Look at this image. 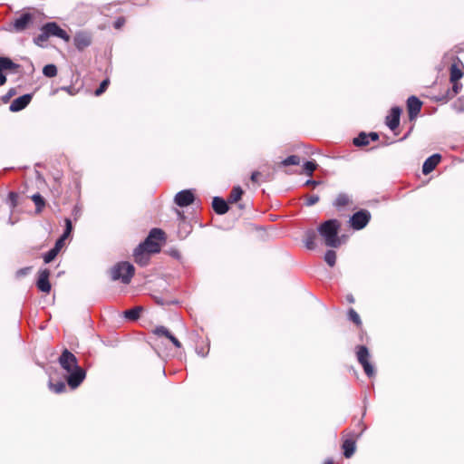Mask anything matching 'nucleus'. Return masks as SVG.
I'll use <instances>...</instances> for the list:
<instances>
[{
	"mask_svg": "<svg viewBox=\"0 0 464 464\" xmlns=\"http://www.w3.org/2000/svg\"><path fill=\"white\" fill-rule=\"evenodd\" d=\"M30 270H31V267H24L17 271V276H26Z\"/></svg>",
	"mask_w": 464,
	"mask_h": 464,
	"instance_id": "44",
	"label": "nucleus"
},
{
	"mask_svg": "<svg viewBox=\"0 0 464 464\" xmlns=\"http://www.w3.org/2000/svg\"><path fill=\"white\" fill-rule=\"evenodd\" d=\"M41 31H42V33L36 38V40H35L36 42H38V41L44 42V41H46L50 37L49 34L45 30H44L43 27L41 28Z\"/></svg>",
	"mask_w": 464,
	"mask_h": 464,
	"instance_id": "40",
	"label": "nucleus"
},
{
	"mask_svg": "<svg viewBox=\"0 0 464 464\" xmlns=\"http://www.w3.org/2000/svg\"><path fill=\"white\" fill-rule=\"evenodd\" d=\"M49 388L55 393H62L66 390V385L63 382H50Z\"/></svg>",
	"mask_w": 464,
	"mask_h": 464,
	"instance_id": "31",
	"label": "nucleus"
},
{
	"mask_svg": "<svg viewBox=\"0 0 464 464\" xmlns=\"http://www.w3.org/2000/svg\"><path fill=\"white\" fill-rule=\"evenodd\" d=\"M356 356L360 364L362 366L364 372L368 377H372L375 375V370L372 364L369 362L370 353L366 346L358 345L356 347Z\"/></svg>",
	"mask_w": 464,
	"mask_h": 464,
	"instance_id": "4",
	"label": "nucleus"
},
{
	"mask_svg": "<svg viewBox=\"0 0 464 464\" xmlns=\"http://www.w3.org/2000/svg\"><path fill=\"white\" fill-rule=\"evenodd\" d=\"M196 352L198 355L202 356V357H206L209 352V346L208 345L207 347V350L205 351L204 349H199L197 347L196 349Z\"/></svg>",
	"mask_w": 464,
	"mask_h": 464,
	"instance_id": "43",
	"label": "nucleus"
},
{
	"mask_svg": "<svg viewBox=\"0 0 464 464\" xmlns=\"http://www.w3.org/2000/svg\"><path fill=\"white\" fill-rule=\"evenodd\" d=\"M333 463H334V461H333V459H327L324 461V464H333Z\"/></svg>",
	"mask_w": 464,
	"mask_h": 464,
	"instance_id": "53",
	"label": "nucleus"
},
{
	"mask_svg": "<svg viewBox=\"0 0 464 464\" xmlns=\"http://www.w3.org/2000/svg\"><path fill=\"white\" fill-rule=\"evenodd\" d=\"M43 29L45 30L49 36H56L63 39L65 42L70 41V35L62 29L55 22H49L43 25Z\"/></svg>",
	"mask_w": 464,
	"mask_h": 464,
	"instance_id": "7",
	"label": "nucleus"
},
{
	"mask_svg": "<svg viewBox=\"0 0 464 464\" xmlns=\"http://www.w3.org/2000/svg\"><path fill=\"white\" fill-rule=\"evenodd\" d=\"M17 198H18V196L16 193L14 192H10L9 195H8V199L9 201L11 202V205L13 207H15L16 206V203H17Z\"/></svg>",
	"mask_w": 464,
	"mask_h": 464,
	"instance_id": "41",
	"label": "nucleus"
},
{
	"mask_svg": "<svg viewBox=\"0 0 464 464\" xmlns=\"http://www.w3.org/2000/svg\"><path fill=\"white\" fill-rule=\"evenodd\" d=\"M350 203V198H349V196L347 194H344V193H341L339 194L336 198H335V201L334 203V205L336 207V208H343L346 205H348Z\"/></svg>",
	"mask_w": 464,
	"mask_h": 464,
	"instance_id": "27",
	"label": "nucleus"
},
{
	"mask_svg": "<svg viewBox=\"0 0 464 464\" xmlns=\"http://www.w3.org/2000/svg\"><path fill=\"white\" fill-rule=\"evenodd\" d=\"M141 311V306L133 307L131 309L124 311V317L130 321H135L140 317Z\"/></svg>",
	"mask_w": 464,
	"mask_h": 464,
	"instance_id": "22",
	"label": "nucleus"
},
{
	"mask_svg": "<svg viewBox=\"0 0 464 464\" xmlns=\"http://www.w3.org/2000/svg\"><path fill=\"white\" fill-rule=\"evenodd\" d=\"M14 93H15L14 89H11V90L8 92L7 95L5 97V100L9 99V98H10L11 96H13Z\"/></svg>",
	"mask_w": 464,
	"mask_h": 464,
	"instance_id": "51",
	"label": "nucleus"
},
{
	"mask_svg": "<svg viewBox=\"0 0 464 464\" xmlns=\"http://www.w3.org/2000/svg\"><path fill=\"white\" fill-rule=\"evenodd\" d=\"M340 223L337 219H329L318 227V233L324 238V244L330 247H338L341 241L338 237Z\"/></svg>",
	"mask_w": 464,
	"mask_h": 464,
	"instance_id": "2",
	"label": "nucleus"
},
{
	"mask_svg": "<svg viewBox=\"0 0 464 464\" xmlns=\"http://www.w3.org/2000/svg\"><path fill=\"white\" fill-rule=\"evenodd\" d=\"M58 255V252L56 249H50L47 253H45L44 255V261L45 264H48L50 262H52L55 257L56 256Z\"/></svg>",
	"mask_w": 464,
	"mask_h": 464,
	"instance_id": "35",
	"label": "nucleus"
},
{
	"mask_svg": "<svg viewBox=\"0 0 464 464\" xmlns=\"http://www.w3.org/2000/svg\"><path fill=\"white\" fill-rule=\"evenodd\" d=\"M317 237V233L314 229H309L305 231L304 237V244L305 247L309 250H313L315 248V239Z\"/></svg>",
	"mask_w": 464,
	"mask_h": 464,
	"instance_id": "19",
	"label": "nucleus"
},
{
	"mask_svg": "<svg viewBox=\"0 0 464 464\" xmlns=\"http://www.w3.org/2000/svg\"><path fill=\"white\" fill-rule=\"evenodd\" d=\"M109 83H110V80H109V79H105V80H103V81L101 82V84H100L99 88H98V89H96V91H95V95H96V96H100L101 94H102V93L105 92V90L107 89V87H108Z\"/></svg>",
	"mask_w": 464,
	"mask_h": 464,
	"instance_id": "37",
	"label": "nucleus"
},
{
	"mask_svg": "<svg viewBox=\"0 0 464 464\" xmlns=\"http://www.w3.org/2000/svg\"><path fill=\"white\" fill-rule=\"evenodd\" d=\"M34 16L30 13H23L19 17L15 18L12 24L13 30L15 33H22L27 29L33 23Z\"/></svg>",
	"mask_w": 464,
	"mask_h": 464,
	"instance_id": "6",
	"label": "nucleus"
},
{
	"mask_svg": "<svg viewBox=\"0 0 464 464\" xmlns=\"http://www.w3.org/2000/svg\"><path fill=\"white\" fill-rule=\"evenodd\" d=\"M61 367L68 373L67 383L72 389L77 388L85 379V371L78 365L75 355L64 349L58 359Z\"/></svg>",
	"mask_w": 464,
	"mask_h": 464,
	"instance_id": "1",
	"label": "nucleus"
},
{
	"mask_svg": "<svg viewBox=\"0 0 464 464\" xmlns=\"http://www.w3.org/2000/svg\"><path fill=\"white\" fill-rule=\"evenodd\" d=\"M44 76L52 78L57 75V68L54 64H47L43 69Z\"/></svg>",
	"mask_w": 464,
	"mask_h": 464,
	"instance_id": "30",
	"label": "nucleus"
},
{
	"mask_svg": "<svg viewBox=\"0 0 464 464\" xmlns=\"http://www.w3.org/2000/svg\"><path fill=\"white\" fill-rule=\"evenodd\" d=\"M139 246H142V248L149 252V253H158L160 251L159 245L151 239L150 237H148L144 242L140 243Z\"/></svg>",
	"mask_w": 464,
	"mask_h": 464,
	"instance_id": "20",
	"label": "nucleus"
},
{
	"mask_svg": "<svg viewBox=\"0 0 464 464\" xmlns=\"http://www.w3.org/2000/svg\"><path fill=\"white\" fill-rule=\"evenodd\" d=\"M70 234H66V232H63V234L62 235V237L59 238L60 240H62L63 242H64V240L66 239V237L69 236Z\"/></svg>",
	"mask_w": 464,
	"mask_h": 464,
	"instance_id": "52",
	"label": "nucleus"
},
{
	"mask_svg": "<svg viewBox=\"0 0 464 464\" xmlns=\"http://www.w3.org/2000/svg\"><path fill=\"white\" fill-rule=\"evenodd\" d=\"M150 253L145 251L142 246H138L133 252L135 262L141 266L148 265L150 260Z\"/></svg>",
	"mask_w": 464,
	"mask_h": 464,
	"instance_id": "16",
	"label": "nucleus"
},
{
	"mask_svg": "<svg viewBox=\"0 0 464 464\" xmlns=\"http://www.w3.org/2000/svg\"><path fill=\"white\" fill-rule=\"evenodd\" d=\"M243 195V189L239 187H234L233 189L230 192L228 202L230 203H236L237 202Z\"/></svg>",
	"mask_w": 464,
	"mask_h": 464,
	"instance_id": "26",
	"label": "nucleus"
},
{
	"mask_svg": "<svg viewBox=\"0 0 464 464\" xmlns=\"http://www.w3.org/2000/svg\"><path fill=\"white\" fill-rule=\"evenodd\" d=\"M440 159L441 157L440 154H433L432 156L429 157L422 165L423 174L427 175L430 173L440 163Z\"/></svg>",
	"mask_w": 464,
	"mask_h": 464,
	"instance_id": "14",
	"label": "nucleus"
},
{
	"mask_svg": "<svg viewBox=\"0 0 464 464\" xmlns=\"http://www.w3.org/2000/svg\"><path fill=\"white\" fill-rule=\"evenodd\" d=\"M153 240H163L164 239V232L160 228H152L150 231L149 236Z\"/></svg>",
	"mask_w": 464,
	"mask_h": 464,
	"instance_id": "33",
	"label": "nucleus"
},
{
	"mask_svg": "<svg viewBox=\"0 0 464 464\" xmlns=\"http://www.w3.org/2000/svg\"><path fill=\"white\" fill-rule=\"evenodd\" d=\"M401 109L399 107L392 108L390 114L386 117V124L392 130H394L400 124V116Z\"/></svg>",
	"mask_w": 464,
	"mask_h": 464,
	"instance_id": "13",
	"label": "nucleus"
},
{
	"mask_svg": "<svg viewBox=\"0 0 464 464\" xmlns=\"http://www.w3.org/2000/svg\"><path fill=\"white\" fill-rule=\"evenodd\" d=\"M319 184L318 181L316 180H313V179H308L306 182H305V185L306 186H317Z\"/></svg>",
	"mask_w": 464,
	"mask_h": 464,
	"instance_id": "49",
	"label": "nucleus"
},
{
	"mask_svg": "<svg viewBox=\"0 0 464 464\" xmlns=\"http://www.w3.org/2000/svg\"><path fill=\"white\" fill-rule=\"evenodd\" d=\"M369 143V135L365 132H361L356 138L353 139V144L357 147L366 146Z\"/></svg>",
	"mask_w": 464,
	"mask_h": 464,
	"instance_id": "25",
	"label": "nucleus"
},
{
	"mask_svg": "<svg viewBox=\"0 0 464 464\" xmlns=\"http://www.w3.org/2000/svg\"><path fill=\"white\" fill-rule=\"evenodd\" d=\"M134 266L129 262H121L111 269L112 280H121L123 284H129L134 275Z\"/></svg>",
	"mask_w": 464,
	"mask_h": 464,
	"instance_id": "3",
	"label": "nucleus"
},
{
	"mask_svg": "<svg viewBox=\"0 0 464 464\" xmlns=\"http://www.w3.org/2000/svg\"><path fill=\"white\" fill-rule=\"evenodd\" d=\"M371 219V214L368 210L362 209L355 212L350 218L351 227L353 229L360 230L367 226Z\"/></svg>",
	"mask_w": 464,
	"mask_h": 464,
	"instance_id": "5",
	"label": "nucleus"
},
{
	"mask_svg": "<svg viewBox=\"0 0 464 464\" xmlns=\"http://www.w3.org/2000/svg\"><path fill=\"white\" fill-rule=\"evenodd\" d=\"M300 164V158L296 155H291L281 161L283 166H297Z\"/></svg>",
	"mask_w": 464,
	"mask_h": 464,
	"instance_id": "29",
	"label": "nucleus"
},
{
	"mask_svg": "<svg viewBox=\"0 0 464 464\" xmlns=\"http://www.w3.org/2000/svg\"><path fill=\"white\" fill-rule=\"evenodd\" d=\"M17 67L18 65L13 63L9 58L0 57V74L5 70H12Z\"/></svg>",
	"mask_w": 464,
	"mask_h": 464,
	"instance_id": "23",
	"label": "nucleus"
},
{
	"mask_svg": "<svg viewBox=\"0 0 464 464\" xmlns=\"http://www.w3.org/2000/svg\"><path fill=\"white\" fill-rule=\"evenodd\" d=\"M174 201L179 207H187L193 203L194 195L189 189L181 190L176 194Z\"/></svg>",
	"mask_w": 464,
	"mask_h": 464,
	"instance_id": "10",
	"label": "nucleus"
},
{
	"mask_svg": "<svg viewBox=\"0 0 464 464\" xmlns=\"http://www.w3.org/2000/svg\"><path fill=\"white\" fill-rule=\"evenodd\" d=\"M464 75L463 72V64L459 63H452L450 69V82H456L459 81Z\"/></svg>",
	"mask_w": 464,
	"mask_h": 464,
	"instance_id": "18",
	"label": "nucleus"
},
{
	"mask_svg": "<svg viewBox=\"0 0 464 464\" xmlns=\"http://www.w3.org/2000/svg\"><path fill=\"white\" fill-rule=\"evenodd\" d=\"M92 44V36L87 32H78L74 36V44L78 50H83Z\"/></svg>",
	"mask_w": 464,
	"mask_h": 464,
	"instance_id": "12",
	"label": "nucleus"
},
{
	"mask_svg": "<svg viewBox=\"0 0 464 464\" xmlns=\"http://www.w3.org/2000/svg\"><path fill=\"white\" fill-rule=\"evenodd\" d=\"M368 135H369V140H372L373 141H375L379 139V135L376 132H371Z\"/></svg>",
	"mask_w": 464,
	"mask_h": 464,
	"instance_id": "47",
	"label": "nucleus"
},
{
	"mask_svg": "<svg viewBox=\"0 0 464 464\" xmlns=\"http://www.w3.org/2000/svg\"><path fill=\"white\" fill-rule=\"evenodd\" d=\"M31 100L32 94H24L12 102L9 110L14 112L20 111L30 103Z\"/></svg>",
	"mask_w": 464,
	"mask_h": 464,
	"instance_id": "11",
	"label": "nucleus"
},
{
	"mask_svg": "<svg viewBox=\"0 0 464 464\" xmlns=\"http://www.w3.org/2000/svg\"><path fill=\"white\" fill-rule=\"evenodd\" d=\"M348 317L349 319L353 322L356 325H360L362 324L361 318L357 312L351 308L348 312Z\"/></svg>",
	"mask_w": 464,
	"mask_h": 464,
	"instance_id": "36",
	"label": "nucleus"
},
{
	"mask_svg": "<svg viewBox=\"0 0 464 464\" xmlns=\"http://www.w3.org/2000/svg\"><path fill=\"white\" fill-rule=\"evenodd\" d=\"M6 82V76L3 73L0 74V86L5 84Z\"/></svg>",
	"mask_w": 464,
	"mask_h": 464,
	"instance_id": "50",
	"label": "nucleus"
},
{
	"mask_svg": "<svg viewBox=\"0 0 464 464\" xmlns=\"http://www.w3.org/2000/svg\"><path fill=\"white\" fill-rule=\"evenodd\" d=\"M50 271L47 268L40 269L38 272V278L36 281L37 288L48 294L51 291V284L49 282Z\"/></svg>",
	"mask_w": 464,
	"mask_h": 464,
	"instance_id": "8",
	"label": "nucleus"
},
{
	"mask_svg": "<svg viewBox=\"0 0 464 464\" xmlns=\"http://www.w3.org/2000/svg\"><path fill=\"white\" fill-rule=\"evenodd\" d=\"M212 208L218 215H224L228 211L227 203L220 197L213 198Z\"/></svg>",
	"mask_w": 464,
	"mask_h": 464,
	"instance_id": "17",
	"label": "nucleus"
},
{
	"mask_svg": "<svg viewBox=\"0 0 464 464\" xmlns=\"http://www.w3.org/2000/svg\"><path fill=\"white\" fill-rule=\"evenodd\" d=\"M452 106L457 112H464V99L459 98Z\"/></svg>",
	"mask_w": 464,
	"mask_h": 464,
	"instance_id": "38",
	"label": "nucleus"
},
{
	"mask_svg": "<svg viewBox=\"0 0 464 464\" xmlns=\"http://www.w3.org/2000/svg\"><path fill=\"white\" fill-rule=\"evenodd\" d=\"M260 175H261L260 172L254 171V172H252L250 179H251V180L253 182H257L258 181V178L260 177Z\"/></svg>",
	"mask_w": 464,
	"mask_h": 464,
	"instance_id": "45",
	"label": "nucleus"
},
{
	"mask_svg": "<svg viewBox=\"0 0 464 464\" xmlns=\"http://www.w3.org/2000/svg\"><path fill=\"white\" fill-rule=\"evenodd\" d=\"M452 83V88L450 90H448L447 92V98L448 100H450L454 98L462 89V83H460L459 81L456 82H450Z\"/></svg>",
	"mask_w": 464,
	"mask_h": 464,
	"instance_id": "24",
	"label": "nucleus"
},
{
	"mask_svg": "<svg viewBox=\"0 0 464 464\" xmlns=\"http://www.w3.org/2000/svg\"><path fill=\"white\" fill-rule=\"evenodd\" d=\"M342 448L343 450V455L345 458L349 459L351 458L355 451V441L351 439H346L342 445Z\"/></svg>",
	"mask_w": 464,
	"mask_h": 464,
	"instance_id": "21",
	"label": "nucleus"
},
{
	"mask_svg": "<svg viewBox=\"0 0 464 464\" xmlns=\"http://www.w3.org/2000/svg\"><path fill=\"white\" fill-rule=\"evenodd\" d=\"M32 200L35 204L36 211H42L43 208L45 205L44 198L39 193H36L32 196Z\"/></svg>",
	"mask_w": 464,
	"mask_h": 464,
	"instance_id": "28",
	"label": "nucleus"
},
{
	"mask_svg": "<svg viewBox=\"0 0 464 464\" xmlns=\"http://www.w3.org/2000/svg\"><path fill=\"white\" fill-rule=\"evenodd\" d=\"M324 261L330 266H334L336 262V253L334 250H327L324 254Z\"/></svg>",
	"mask_w": 464,
	"mask_h": 464,
	"instance_id": "32",
	"label": "nucleus"
},
{
	"mask_svg": "<svg viewBox=\"0 0 464 464\" xmlns=\"http://www.w3.org/2000/svg\"><path fill=\"white\" fill-rule=\"evenodd\" d=\"M422 102L416 96H410L407 100V109L410 120L417 117L421 110Z\"/></svg>",
	"mask_w": 464,
	"mask_h": 464,
	"instance_id": "9",
	"label": "nucleus"
},
{
	"mask_svg": "<svg viewBox=\"0 0 464 464\" xmlns=\"http://www.w3.org/2000/svg\"><path fill=\"white\" fill-rule=\"evenodd\" d=\"M72 221L69 218H66L64 232H66V234H70L72 232Z\"/></svg>",
	"mask_w": 464,
	"mask_h": 464,
	"instance_id": "42",
	"label": "nucleus"
},
{
	"mask_svg": "<svg viewBox=\"0 0 464 464\" xmlns=\"http://www.w3.org/2000/svg\"><path fill=\"white\" fill-rule=\"evenodd\" d=\"M348 301L350 303H353L354 300H353V297L352 295L348 296Z\"/></svg>",
	"mask_w": 464,
	"mask_h": 464,
	"instance_id": "54",
	"label": "nucleus"
},
{
	"mask_svg": "<svg viewBox=\"0 0 464 464\" xmlns=\"http://www.w3.org/2000/svg\"><path fill=\"white\" fill-rule=\"evenodd\" d=\"M319 201V196L317 195H312L309 198H307L305 205L308 207L314 206Z\"/></svg>",
	"mask_w": 464,
	"mask_h": 464,
	"instance_id": "39",
	"label": "nucleus"
},
{
	"mask_svg": "<svg viewBox=\"0 0 464 464\" xmlns=\"http://www.w3.org/2000/svg\"><path fill=\"white\" fill-rule=\"evenodd\" d=\"M124 24V20L123 19H118L115 24H114V26L115 28H121Z\"/></svg>",
	"mask_w": 464,
	"mask_h": 464,
	"instance_id": "48",
	"label": "nucleus"
},
{
	"mask_svg": "<svg viewBox=\"0 0 464 464\" xmlns=\"http://www.w3.org/2000/svg\"><path fill=\"white\" fill-rule=\"evenodd\" d=\"M63 242L60 239H58L56 242H55V245L53 247V249H56L57 252L59 253L61 248L63 247Z\"/></svg>",
	"mask_w": 464,
	"mask_h": 464,
	"instance_id": "46",
	"label": "nucleus"
},
{
	"mask_svg": "<svg viewBox=\"0 0 464 464\" xmlns=\"http://www.w3.org/2000/svg\"><path fill=\"white\" fill-rule=\"evenodd\" d=\"M153 332L157 336H164L167 339H169L174 344L175 347H181L180 342L166 327L158 326L155 328Z\"/></svg>",
	"mask_w": 464,
	"mask_h": 464,
	"instance_id": "15",
	"label": "nucleus"
},
{
	"mask_svg": "<svg viewBox=\"0 0 464 464\" xmlns=\"http://www.w3.org/2000/svg\"><path fill=\"white\" fill-rule=\"evenodd\" d=\"M317 164L314 161H306L303 166L304 173L308 176L313 175V172L315 170Z\"/></svg>",
	"mask_w": 464,
	"mask_h": 464,
	"instance_id": "34",
	"label": "nucleus"
}]
</instances>
